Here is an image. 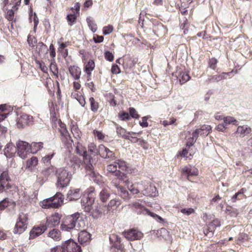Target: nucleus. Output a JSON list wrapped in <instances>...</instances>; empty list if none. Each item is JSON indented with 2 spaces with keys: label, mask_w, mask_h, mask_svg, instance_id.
Segmentation results:
<instances>
[{
  "label": "nucleus",
  "mask_w": 252,
  "mask_h": 252,
  "mask_svg": "<svg viewBox=\"0 0 252 252\" xmlns=\"http://www.w3.org/2000/svg\"><path fill=\"white\" fill-rule=\"evenodd\" d=\"M9 201L7 198L4 199L0 202V210H4L6 207L9 206Z\"/></svg>",
  "instance_id": "69168bd1"
},
{
  "label": "nucleus",
  "mask_w": 252,
  "mask_h": 252,
  "mask_svg": "<svg viewBox=\"0 0 252 252\" xmlns=\"http://www.w3.org/2000/svg\"><path fill=\"white\" fill-rule=\"evenodd\" d=\"M98 148L96 145L94 143H91L88 145V151L91 155H97L98 154Z\"/></svg>",
  "instance_id": "3c124183"
},
{
  "label": "nucleus",
  "mask_w": 252,
  "mask_h": 252,
  "mask_svg": "<svg viewBox=\"0 0 252 252\" xmlns=\"http://www.w3.org/2000/svg\"><path fill=\"white\" fill-rule=\"evenodd\" d=\"M218 61L215 58H212L208 60V67L213 70H215L217 68V64Z\"/></svg>",
  "instance_id": "4d7b16f0"
},
{
  "label": "nucleus",
  "mask_w": 252,
  "mask_h": 252,
  "mask_svg": "<svg viewBox=\"0 0 252 252\" xmlns=\"http://www.w3.org/2000/svg\"><path fill=\"white\" fill-rule=\"evenodd\" d=\"M116 126V133L119 137L126 139L127 137L128 134H133L132 133H129V131H127L126 129L123 128L121 126L119 125L116 123H114Z\"/></svg>",
  "instance_id": "bb28decb"
},
{
  "label": "nucleus",
  "mask_w": 252,
  "mask_h": 252,
  "mask_svg": "<svg viewBox=\"0 0 252 252\" xmlns=\"http://www.w3.org/2000/svg\"><path fill=\"white\" fill-rule=\"evenodd\" d=\"M114 31V27L111 25L104 26L102 29L103 34L104 35L109 34Z\"/></svg>",
  "instance_id": "052dcab7"
},
{
  "label": "nucleus",
  "mask_w": 252,
  "mask_h": 252,
  "mask_svg": "<svg viewBox=\"0 0 252 252\" xmlns=\"http://www.w3.org/2000/svg\"><path fill=\"white\" fill-rule=\"evenodd\" d=\"M181 172L182 174L187 176V179L190 181V177L196 176L198 175V170L195 167H193L190 165L184 166L181 169Z\"/></svg>",
  "instance_id": "a211bd4d"
},
{
  "label": "nucleus",
  "mask_w": 252,
  "mask_h": 252,
  "mask_svg": "<svg viewBox=\"0 0 252 252\" xmlns=\"http://www.w3.org/2000/svg\"><path fill=\"white\" fill-rule=\"evenodd\" d=\"M212 127L209 125H203L200 126V127L198 128L200 135L202 136H205L208 135L209 133L211 131Z\"/></svg>",
  "instance_id": "58836bf2"
},
{
  "label": "nucleus",
  "mask_w": 252,
  "mask_h": 252,
  "mask_svg": "<svg viewBox=\"0 0 252 252\" xmlns=\"http://www.w3.org/2000/svg\"><path fill=\"white\" fill-rule=\"evenodd\" d=\"M177 119L175 117H172L169 118V120L160 121V124L162 125L164 127H166L169 125H174L177 126L178 123H177Z\"/></svg>",
  "instance_id": "a18cd8bd"
},
{
  "label": "nucleus",
  "mask_w": 252,
  "mask_h": 252,
  "mask_svg": "<svg viewBox=\"0 0 252 252\" xmlns=\"http://www.w3.org/2000/svg\"><path fill=\"white\" fill-rule=\"evenodd\" d=\"M91 239V234L86 231H81L78 235V241L81 244L89 242Z\"/></svg>",
  "instance_id": "473e14b6"
},
{
  "label": "nucleus",
  "mask_w": 252,
  "mask_h": 252,
  "mask_svg": "<svg viewBox=\"0 0 252 252\" xmlns=\"http://www.w3.org/2000/svg\"><path fill=\"white\" fill-rule=\"evenodd\" d=\"M58 179L56 183L57 188L63 189L67 187L70 181L71 174L64 168H60L58 170Z\"/></svg>",
  "instance_id": "0eeeda50"
},
{
  "label": "nucleus",
  "mask_w": 252,
  "mask_h": 252,
  "mask_svg": "<svg viewBox=\"0 0 252 252\" xmlns=\"http://www.w3.org/2000/svg\"><path fill=\"white\" fill-rule=\"evenodd\" d=\"M129 113L130 117L137 119L140 117L139 115L138 114L136 109L133 107H130L129 108Z\"/></svg>",
  "instance_id": "0e129e2a"
},
{
  "label": "nucleus",
  "mask_w": 252,
  "mask_h": 252,
  "mask_svg": "<svg viewBox=\"0 0 252 252\" xmlns=\"http://www.w3.org/2000/svg\"><path fill=\"white\" fill-rule=\"evenodd\" d=\"M224 124L227 126V125L232 124L233 125H237V121L233 117L227 116L223 118Z\"/></svg>",
  "instance_id": "603ef678"
},
{
  "label": "nucleus",
  "mask_w": 252,
  "mask_h": 252,
  "mask_svg": "<svg viewBox=\"0 0 252 252\" xmlns=\"http://www.w3.org/2000/svg\"><path fill=\"white\" fill-rule=\"evenodd\" d=\"M81 220L82 218L79 213H75L72 215L68 216L63 219L61 225V229L66 231H70L73 228L80 229Z\"/></svg>",
  "instance_id": "7ed1b4c3"
},
{
  "label": "nucleus",
  "mask_w": 252,
  "mask_h": 252,
  "mask_svg": "<svg viewBox=\"0 0 252 252\" xmlns=\"http://www.w3.org/2000/svg\"><path fill=\"white\" fill-rule=\"evenodd\" d=\"M94 189L91 187L88 189L81 198V205L86 212H91L94 202Z\"/></svg>",
  "instance_id": "20e7f679"
},
{
  "label": "nucleus",
  "mask_w": 252,
  "mask_h": 252,
  "mask_svg": "<svg viewBox=\"0 0 252 252\" xmlns=\"http://www.w3.org/2000/svg\"><path fill=\"white\" fill-rule=\"evenodd\" d=\"M58 170L53 166H50L45 168L37 175V181L42 184L47 180L48 177L53 176L56 174Z\"/></svg>",
  "instance_id": "9b49d317"
},
{
  "label": "nucleus",
  "mask_w": 252,
  "mask_h": 252,
  "mask_svg": "<svg viewBox=\"0 0 252 252\" xmlns=\"http://www.w3.org/2000/svg\"><path fill=\"white\" fill-rule=\"evenodd\" d=\"M252 132L251 128L247 125L239 126L237 127L236 133L239 134L241 137H244Z\"/></svg>",
  "instance_id": "cd10ccee"
},
{
  "label": "nucleus",
  "mask_w": 252,
  "mask_h": 252,
  "mask_svg": "<svg viewBox=\"0 0 252 252\" xmlns=\"http://www.w3.org/2000/svg\"><path fill=\"white\" fill-rule=\"evenodd\" d=\"M249 239V236L245 233H240L238 236L237 240L240 242H244L248 241Z\"/></svg>",
  "instance_id": "774afa93"
},
{
  "label": "nucleus",
  "mask_w": 252,
  "mask_h": 252,
  "mask_svg": "<svg viewBox=\"0 0 252 252\" xmlns=\"http://www.w3.org/2000/svg\"><path fill=\"white\" fill-rule=\"evenodd\" d=\"M246 191L245 188H242L237 193H236L231 198L232 201L235 202L237 200L246 198V196L245 195V192Z\"/></svg>",
  "instance_id": "e433bc0d"
},
{
  "label": "nucleus",
  "mask_w": 252,
  "mask_h": 252,
  "mask_svg": "<svg viewBox=\"0 0 252 252\" xmlns=\"http://www.w3.org/2000/svg\"><path fill=\"white\" fill-rule=\"evenodd\" d=\"M38 163L37 157L33 156L30 159H28L26 162V168L31 171H32L34 168L37 165Z\"/></svg>",
  "instance_id": "c756f323"
},
{
  "label": "nucleus",
  "mask_w": 252,
  "mask_h": 252,
  "mask_svg": "<svg viewBox=\"0 0 252 252\" xmlns=\"http://www.w3.org/2000/svg\"><path fill=\"white\" fill-rule=\"evenodd\" d=\"M52 203H53V201L52 200L51 198H49L44 200L42 202V206L45 208H53V204Z\"/></svg>",
  "instance_id": "338daca9"
},
{
  "label": "nucleus",
  "mask_w": 252,
  "mask_h": 252,
  "mask_svg": "<svg viewBox=\"0 0 252 252\" xmlns=\"http://www.w3.org/2000/svg\"><path fill=\"white\" fill-rule=\"evenodd\" d=\"M121 182L112 180L111 183L118 189V193L122 197L125 199H128L129 198L128 192L124 187L120 185Z\"/></svg>",
  "instance_id": "4be33fe9"
},
{
  "label": "nucleus",
  "mask_w": 252,
  "mask_h": 252,
  "mask_svg": "<svg viewBox=\"0 0 252 252\" xmlns=\"http://www.w3.org/2000/svg\"><path fill=\"white\" fill-rule=\"evenodd\" d=\"M80 53L82 55L81 59L83 64V71L87 74L88 80H89L92 76V72L95 68L94 60L89 58V57L82 53L81 51Z\"/></svg>",
  "instance_id": "1a4fd4ad"
},
{
  "label": "nucleus",
  "mask_w": 252,
  "mask_h": 252,
  "mask_svg": "<svg viewBox=\"0 0 252 252\" xmlns=\"http://www.w3.org/2000/svg\"><path fill=\"white\" fill-rule=\"evenodd\" d=\"M128 166L126 161L122 159H117L113 163L108 165L106 167L107 175L110 174L115 177L112 180L124 181L126 184L128 183L127 175L125 173L127 171Z\"/></svg>",
  "instance_id": "f257e3e1"
},
{
  "label": "nucleus",
  "mask_w": 252,
  "mask_h": 252,
  "mask_svg": "<svg viewBox=\"0 0 252 252\" xmlns=\"http://www.w3.org/2000/svg\"><path fill=\"white\" fill-rule=\"evenodd\" d=\"M118 117L122 121H127L130 119L129 114L125 111L119 113L118 114Z\"/></svg>",
  "instance_id": "6e6d98bb"
},
{
  "label": "nucleus",
  "mask_w": 252,
  "mask_h": 252,
  "mask_svg": "<svg viewBox=\"0 0 252 252\" xmlns=\"http://www.w3.org/2000/svg\"><path fill=\"white\" fill-rule=\"evenodd\" d=\"M225 212L226 213L231 216H236L238 214L237 210L230 206H227Z\"/></svg>",
  "instance_id": "bf43d9fd"
},
{
  "label": "nucleus",
  "mask_w": 252,
  "mask_h": 252,
  "mask_svg": "<svg viewBox=\"0 0 252 252\" xmlns=\"http://www.w3.org/2000/svg\"><path fill=\"white\" fill-rule=\"evenodd\" d=\"M123 235L126 239L130 241L139 240L143 236V234L135 228L125 230L123 232Z\"/></svg>",
  "instance_id": "ddd939ff"
},
{
  "label": "nucleus",
  "mask_w": 252,
  "mask_h": 252,
  "mask_svg": "<svg viewBox=\"0 0 252 252\" xmlns=\"http://www.w3.org/2000/svg\"><path fill=\"white\" fill-rule=\"evenodd\" d=\"M71 131L75 137H80L81 132L76 125L71 126Z\"/></svg>",
  "instance_id": "680f3d73"
},
{
  "label": "nucleus",
  "mask_w": 252,
  "mask_h": 252,
  "mask_svg": "<svg viewBox=\"0 0 252 252\" xmlns=\"http://www.w3.org/2000/svg\"><path fill=\"white\" fill-rule=\"evenodd\" d=\"M58 125V131L60 133L62 142L67 147L71 146L73 141L66 128L65 124L63 123L61 120H59Z\"/></svg>",
  "instance_id": "6e6552de"
},
{
  "label": "nucleus",
  "mask_w": 252,
  "mask_h": 252,
  "mask_svg": "<svg viewBox=\"0 0 252 252\" xmlns=\"http://www.w3.org/2000/svg\"><path fill=\"white\" fill-rule=\"evenodd\" d=\"M89 102L90 103L91 110L94 113H97L100 108L99 102L92 96L89 98Z\"/></svg>",
  "instance_id": "72a5a7b5"
},
{
  "label": "nucleus",
  "mask_w": 252,
  "mask_h": 252,
  "mask_svg": "<svg viewBox=\"0 0 252 252\" xmlns=\"http://www.w3.org/2000/svg\"><path fill=\"white\" fill-rule=\"evenodd\" d=\"M112 247L120 252H125L123 245L121 243V238L117 235L112 234L110 237Z\"/></svg>",
  "instance_id": "412c9836"
},
{
  "label": "nucleus",
  "mask_w": 252,
  "mask_h": 252,
  "mask_svg": "<svg viewBox=\"0 0 252 252\" xmlns=\"http://www.w3.org/2000/svg\"><path fill=\"white\" fill-rule=\"evenodd\" d=\"M7 116L6 105L5 104L0 105V122L4 120Z\"/></svg>",
  "instance_id": "5fc2aeb1"
},
{
  "label": "nucleus",
  "mask_w": 252,
  "mask_h": 252,
  "mask_svg": "<svg viewBox=\"0 0 252 252\" xmlns=\"http://www.w3.org/2000/svg\"><path fill=\"white\" fill-rule=\"evenodd\" d=\"M49 68L51 72L52 73L53 75L55 77V78H58L59 69L57 63L54 61L51 63Z\"/></svg>",
  "instance_id": "37998d69"
},
{
  "label": "nucleus",
  "mask_w": 252,
  "mask_h": 252,
  "mask_svg": "<svg viewBox=\"0 0 252 252\" xmlns=\"http://www.w3.org/2000/svg\"><path fill=\"white\" fill-rule=\"evenodd\" d=\"M178 78L180 84L182 85L188 81L189 80L190 77L187 72L182 71L179 73Z\"/></svg>",
  "instance_id": "79ce46f5"
},
{
  "label": "nucleus",
  "mask_w": 252,
  "mask_h": 252,
  "mask_svg": "<svg viewBox=\"0 0 252 252\" xmlns=\"http://www.w3.org/2000/svg\"><path fill=\"white\" fill-rule=\"evenodd\" d=\"M130 206L132 210L138 215H148L158 222L163 221V219L160 216L151 212L139 202H134Z\"/></svg>",
  "instance_id": "423d86ee"
},
{
  "label": "nucleus",
  "mask_w": 252,
  "mask_h": 252,
  "mask_svg": "<svg viewBox=\"0 0 252 252\" xmlns=\"http://www.w3.org/2000/svg\"><path fill=\"white\" fill-rule=\"evenodd\" d=\"M47 230V227L44 224H40L39 225H35L31 229L30 232V239H33L43 234Z\"/></svg>",
  "instance_id": "f3484780"
},
{
  "label": "nucleus",
  "mask_w": 252,
  "mask_h": 252,
  "mask_svg": "<svg viewBox=\"0 0 252 252\" xmlns=\"http://www.w3.org/2000/svg\"><path fill=\"white\" fill-rule=\"evenodd\" d=\"M233 72V70H232L231 72L225 73L223 72L221 73V74L218 75H215L212 77V79L216 81H220L222 79L226 78L227 76L229 75L230 73Z\"/></svg>",
  "instance_id": "864d4df0"
},
{
  "label": "nucleus",
  "mask_w": 252,
  "mask_h": 252,
  "mask_svg": "<svg viewBox=\"0 0 252 252\" xmlns=\"http://www.w3.org/2000/svg\"><path fill=\"white\" fill-rule=\"evenodd\" d=\"M68 71L75 80H79L81 74V70L79 67L76 65H70L68 67Z\"/></svg>",
  "instance_id": "b1692460"
},
{
  "label": "nucleus",
  "mask_w": 252,
  "mask_h": 252,
  "mask_svg": "<svg viewBox=\"0 0 252 252\" xmlns=\"http://www.w3.org/2000/svg\"><path fill=\"white\" fill-rule=\"evenodd\" d=\"M67 198L69 200H75L79 199L80 197V189H70L67 193Z\"/></svg>",
  "instance_id": "c9c22d12"
},
{
  "label": "nucleus",
  "mask_w": 252,
  "mask_h": 252,
  "mask_svg": "<svg viewBox=\"0 0 252 252\" xmlns=\"http://www.w3.org/2000/svg\"><path fill=\"white\" fill-rule=\"evenodd\" d=\"M129 133H132L134 134H128L127 137L126 139L129 140L131 143H137L140 140V138H137L136 135H140L141 134V132H134L133 131H129Z\"/></svg>",
  "instance_id": "49530a36"
},
{
  "label": "nucleus",
  "mask_w": 252,
  "mask_h": 252,
  "mask_svg": "<svg viewBox=\"0 0 252 252\" xmlns=\"http://www.w3.org/2000/svg\"><path fill=\"white\" fill-rule=\"evenodd\" d=\"M78 15L75 13L74 11H73V13L69 14L67 15L66 20L68 25L72 26L76 23Z\"/></svg>",
  "instance_id": "a19ab883"
},
{
  "label": "nucleus",
  "mask_w": 252,
  "mask_h": 252,
  "mask_svg": "<svg viewBox=\"0 0 252 252\" xmlns=\"http://www.w3.org/2000/svg\"><path fill=\"white\" fill-rule=\"evenodd\" d=\"M11 181L7 170L3 171L0 175V193L11 188L9 184Z\"/></svg>",
  "instance_id": "f8f14e48"
},
{
  "label": "nucleus",
  "mask_w": 252,
  "mask_h": 252,
  "mask_svg": "<svg viewBox=\"0 0 252 252\" xmlns=\"http://www.w3.org/2000/svg\"><path fill=\"white\" fill-rule=\"evenodd\" d=\"M153 30L155 34L158 36L161 32L164 30V26L161 23H158L157 25H154Z\"/></svg>",
  "instance_id": "8fccbe9b"
},
{
  "label": "nucleus",
  "mask_w": 252,
  "mask_h": 252,
  "mask_svg": "<svg viewBox=\"0 0 252 252\" xmlns=\"http://www.w3.org/2000/svg\"><path fill=\"white\" fill-rule=\"evenodd\" d=\"M33 117L26 114H23L18 118L17 126L19 128H22L25 126L30 125L33 122Z\"/></svg>",
  "instance_id": "6ab92c4d"
},
{
  "label": "nucleus",
  "mask_w": 252,
  "mask_h": 252,
  "mask_svg": "<svg viewBox=\"0 0 252 252\" xmlns=\"http://www.w3.org/2000/svg\"><path fill=\"white\" fill-rule=\"evenodd\" d=\"M29 220V216L28 213H19L13 230V233L18 234L23 233L27 228Z\"/></svg>",
  "instance_id": "39448f33"
},
{
  "label": "nucleus",
  "mask_w": 252,
  "mask_h": 252,
  "mask_svg": "<svg viewBox=\"0 0 252 252\" xmlns=\"http://www.w3.org/2000/svg\"><path fill=\"white\" fill-rule=\"evenodd\" d=\"M86 21L88 27L93 32H95L97 30V26L93 19L89 17L87 18Z\"/></svg>",
  "instance_id": "ea45409f"
},
{
  "label": "nucleus",
  "mask_w": 252,
  "mask_h": 252,
  "mask_svg": "<svg viewBox=\"0 0 252 252\" xmlns=\"http://www.w3.org/2000/svg\"><path fill=\"white\" fill-rule=\"evenodd\" d=\"M63 244L64 252H82L81 247L72 240H67Z\"/></svg>",
  "instance_id": "2eb2a0df"
},
{
  "label": "nucleus",
  "mask_w": 252,
  "mask_h": 252,
  "mask_svg": "<svg viewBox=\"0 0 252 252\" xmlns=\"http://www.w3.org/2000/svg\"><path fill=\"white\" fill-rule=\"evenodd\" d=\"M121 204V201L119 199L115 198L111 200L107 205L108 211H113L116 210Z\"/></svg>",
  "instance_id": "f704fd0d"
},
{
  "label": "nucleus",
  "mask_w": 252,
  "mask_h": 252,
  "mask_svg": "<svg viewBox=\"0 0 252 252\" xmlns=\"http://www.w3.org/2000/svg\"><path fill=\"white\" fill-rule=\"evenodd\" d=\"M139 187L141 189V194L143 195L156 196L158 194L156 187L150 182L142 181Z\"/></svg>",
  "instance_id": "9d476101"
},
{
  "label": "nucleus",
  "mask_w": 252,
  "mask_h": 252,
  "mask_svg": "<svg viewBox=\"0 0 252 252\" xmlns=\"http://www.w3.org/2000/svg\"><path fill=\"white\" fill-rule=\"evenodd\" d=\"M47 236L56 241H60L62 237L60 231L56 228H53L49 231L47 233Z\"/></svg>",
  "instance_id": "2f4dec72"
},
{
  "label": "nucleus",
  "mask_w": 252,
  "mask_h": 252,
  "mask_svg": "<svg viewBox=\"0 0 252 252\" xmlns=\"http://www.w3.org/2000/svg\"><path fill=\"white\" fill-rule=\"evenodd\" d=\"M103 212V206L97 204L93 206V209L90 213L93 218H97L102 215Z\"/></svg>",
  "instance_id": "a878e982"
},
{
  "label": "nucleus",
  "mask_w": 252,
  "mask_h": 252,
  "mask_svg": "<svg viewBox=\"0 0 252 252\" xmlns=\"http://www.w3.org/2000/svg\"><path fill=\"white\" fill-rule=\"evenodd\" d=\"M137 59L133 57L127 56L124 59L123 65L126 69H131L133 68L137 62Z\"/></svg>",
  "instance_id": "5701e85b"
},
{
  "label": "nucleus",
  "mask_w": 252,
  "mask_h": 252,
  "mask_svg": "<svg viewBox=\"0 0 252 252\" xmlns=\"http://www.w3.org/2000/svg\"><path fill=\"white\" fill-rule=\"evenodd\" d=\"M98 154L103 158H111L115 157V153L103 144L98 146Z\"/></svg>",
  "instance_id": "aec40b11"
},
{
  "label": "nucleus",
  "mask_w": 252,
  "mask_h": 252,
  "mask_svg": "<svg viewBox=\"0 0 252 252\" xmlns=\"http://www.w3.org/2000/svg\"><path fill=\"white\" fill-rule=\"evenodd\" d=\"M140 183H138L130 186L128 188L129 191L133 194L140 193L141 194Z\"/></svg>",
  "instance_id": "de8ad7c7"
},
{
  "label": "nucleus",
  "mask_w": 252,
  "mask_h": 252,
  "mask_svg": "<svg viewBox=\"0 0 252 252\" xmlns=\"http://www.w3.org/2000/svg\"><path fill=\"white\" fill-rule=\"evenodd\" d=\"M69 44V42H62L60 44L58 48V52L61 54L62 56L64 59H66L68 55V49H66V47L68 46Z\"/></svg>",
  "instance_id": "c85d7f7f"
},
{
  "label": "nucleus",
  "mask_w": 252,
  "mask_h": 252,
  "mask_svg": "<svg viewBox=\"0 0 252 252\" xmlns=\"http://www.w3.org/2000/svg\"><path fill=\"white\" fill-rule=\"evenodd\" d=\"M17 151V148L13 144L7 145L4 149V155L7 158L12 157Z\"/></svg>",
  "instance_id": "7c9ffc66"
},
{
  "label": "nucleus",
  "mask_w": 252,
  "mask_h": 252,
  "mask_svg": "<svg viewBox=\"0 0 252 252\" xmlns=\"http://www.w3.org/2000/svg\"><path fill=\"white\" fill-rule=\"evenodd\" d=\"M27 42L29 46L32 48L34 47L37 43V40L34 36L28 35Z\"/></svg>",
  "instance_id": "13d9d810"
},
{
  "label": "nucleus",
  "mask_w": 252,
  "mask_h": 252,
  "mask_svg": "<svg viewBox=\"0 0 252 252\" xmlns=\"http://www.w3.org/2000/svg\"><path fill=\"white\" fill-rule=\"evenodd\" d=\"M110 196V193L106 189H102L99 193V198L100 200L103 202H106Z\"/></svg>",
  "instance_id": "09e8293b"
},
{
  "label": "nucleus",
  "mask_w": 252,
  "mask_h": 252,
  "mask_svg": "<svg viewBox=\"0 0 252 252\" xmlns=\"http://www.w3.org/2000/svg\"><path fill=\"white\" fill-rule=\"evenodd\" d=\"M53 201V208H57L61 206L63 201V195L60 192H57L53 197H51Z\"/></svg>",
  "instance_id": "393cba45"
},
{
  "label": "nucleus",
  "mask_w": 252,
  "mask_h": 252,
  "mask_svg": "<svg viewBox=\"0 0 252 252\" xmlns=\"http://www.w3.org/2000/svg\"><path fill=\"white\" fill-rule=\"evenodd\" d=\"M76 152L83 157L82 166L85 169L87 174L92 177L95 176L94 167L93 165V159L91 155H89L85 147L78 143L76 147Z\"/></svg>",
  "instance_id": "f03ea898"
},
{
  "label": "nucleus",
  "mask_w": 252,
  "mask_h": 252,
  "mask_svg": "<svg viewBox=\"0 0 252 252\" xmlns=\"http://www.w3.org/2000/svg\"><path fill=\"white\" fill-rule=\"evenodd\" d=\"M61 215L58 213H55L46 218L45 225L47 228H52L58 226L60 223Z\"/></svg>",
  "instance_id": "dca6fc26"
},
{
  "label": "nucleus",
  "mask_w": 252,
  "mask_h": 252,
  "mask_svg": "<svg viewBox=\"0 0 252 252\" xmlns=\"http://www.w3.org/2000/svg\"><path fill=\"white\" fill-rule=\"evenodd\" d=\"M48 50L47 46L46 44H44L42 42H39L36 46V51L38 55L42 53H47Z\"/></svg>",
  "instance_id": "c03bdc74"
},
{
  "label": "nucleus",
  "mask_w": 252,
  "mask_h": 252,
  "mask_svg": "<svg viewBox=\"0 0 252 252\" xmlns=\"http://www.w3.org/2000/svg\"><path fill=\"white\" fill-rule=\"evenodd\" d=\"M14 10L13 9L8 10L7 12V14L5 16V18L9 21H14V22H16V18H14Z\"/></svg>",
  "instance_id": "e2e57ef3"
},
{
  "label": "nucleus",
  "mask_w": 252,
  "mask_h": 252,
  "mask_svg": "<svg viewBox=\"0 0 252 252\" xmlns=\"http://www.w3.org/2000/svg\"><path fill=\"white\" fill-rule=\"evenodd\" d=\"M16 145L18 155L21 158H25L27 154L30 153V148L29 143L25 141H19Z\"/></svg>",
  "instance_id": "4468645a"
},
{
  "label": "nucleus",
  "mask_w": 252,
  "mask_h": 252,
  "mask_svg": "<svg viewBox=\"0 0 252 252\" xmlns=\"http://www.w3.org/2000/svg\"><path fill=\"white\" fill-rule=\"evenodd\" d=\"M42 142H33L30 146V153H36L43 148Z\"/></svg>",
  "instance_id": "4c0bfd02"
}]
</instances>
